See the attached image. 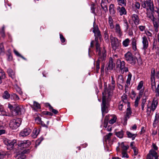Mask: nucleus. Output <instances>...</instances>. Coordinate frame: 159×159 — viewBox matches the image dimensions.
Listing matches in <instances>:
<instances>
[{"instance_id": "obj_6", "label": "nucleus", "mask_w": 159, "mask_h": 159, "mask_svg": "<svg viewBox=\"0 0 159 159\" xmlns=\"http://www.w3.org/2000/svg\"><path fill=\"white\" fill-rule=\"evenodd\" d=\"M142 7L152 11L153 10V4L152 0H146L142 2Z\"/></svg>"}, {"instance_id": "obj_31", "label": "nucleus", "mask_w": 159, "mask_h": 159, "mask_svg": "<svg viewBox=\"0 0 159 159\" xmlns=\"http://www.w3.org/2000/svg\"><path fill=\"white\" fill-rule=\"evenodd\" d=\"M126 134L128 137L129 138H131L132 140H134L136 135V134H132L130 132L127 131L126 132Z\"/></svg>"}, {"instance_id": "obj_34", "label": "nucleus", "mask_w": 159, "mask_h": 159, "mask_svg": "<svg viewBox=\"0 0 159 159\" xmlns=\"http://www.w3.org/2000/svg\"><path fill=\"white\" fill-rule=\"evenodd\" d=\"M117 2L119 6H125L126 5V0H117Z\"/></svg>"}, {"instance_id": "obj_13", "label": "nucleus", "mask_w": 159, "mask_h": 159, "mask_svg": "<svg viewBox=\"0 0 159 159\" xmlns=\"http://www.w3.org/2000/svg\"><path fill=\"white\" fill-rule=\"evenodd\" d=\"M16 140L15 139L12 140L6 139L4 141V143L9 147L10 148H13L16 145Z\"/></svg>"}, {"instance_id": "obj_53", "label": "nucleus", "mask_w": 159, "mask_h": 159, "mask_svg": "<svg viewBox=\"0 0 159 159\" xmlns=\"http://www.w3.org/2000/svg\"><path fill=\"white\" fill-rule=\"evenodd\" d=\"M143 81H140L138 84V85L137 87V89L138 90H140V89L142 88L143 86Z\"/></svg>"}, {"instance_id": "obj_17", "label": "nucleus", "mask_w": 159, "mask_h": 159, "mask_svg": "<svg viewBox=\"0 0 159 159\" xmlns=\"http://www.w3.org/2000/svg\"><path fill=\"white\" fill-rule=\"evenodd\" d=\"M142 43L143 44V48L144 50H146L148 47V43L147 37L145 35H143L142 37Z\"/></svg>"}, {"instance_id": "obj_37", "label": "nucleus", "mask_w": 159, "mask_h": 159, "mask_svg": "<svg viewBox=\"0 0 159 159\" xmlns=\"http://www.w3.org/2000/svg\"><path fill=\"white\" fill-rule=\"evenodd\" d=\"M116 134L119 138H122L123 137L124 133L123 130H121L120 131L116 132Z\"/></svg>"}, {"instance_id": "obj_63", "label": "nucleus", "mask_w": 159, "mask_h": 159, "mask_svg": "<svg viewBox=\"0 0 159 159\" xmlns=\"http://www.w3.org/2000/svg\"><path fill=\"white\" fill-rule=\"evenodd\" d=\"M94 5L95 4H93L91 5V12L93 13H95V8L94 7Z\"/></svg>"}, {"instance_id": "obj_12", "label": "nucleus", "mask_w": 159, "mask_h": 159, "mask_svg": "<svg viewBox=\"0 0 159 159\" xmlns=\"http://www.w3.org/2000/svg\"><path fill=\"white\" fill-rule=\"evenodd\" d=\"M111 86L110 85H109V87L110 89H107V84L106 85L105 84H104V91H105V89H106L107 90H108L109 92H110L111 93V91H112L114 89L115 87V81L114 80V78L113 76H111Z\"/></svg>"}, {"instance_id": "obj_64", "label": "nucleus", "mask_w": 159, "mask_h": 159, "mask_svg": "<svg viewBox=\"0 0 159 159\" xmlns=\"http://www.w3.org/2000/svg\"><path fill=\"white\" fill-rule=\"evenodd\" d=\"M159 114L156 113L155 116L154 120L159 121Z\"/></svg>"}, {"instance_id": "obj_15", "label": "nucleus", "mask_w": 159, "mask_h": 159, "mask_svg": "<svg viewBox=\"0 0 159 159\" xmlns=\"http://www.w3.org/2000/svg\"><path fill=\"white\" fill-rule=\"evenodd\" d=\"M31 130L29 128H25L21 130L20 135L22 137L26 136L29 135L31 132Z\"/></svg>"}, {"instance_id": "obj_50", "label": "nucleus", "mask_w": 159, "mask_h": 159, "mask_svg": "<svg viewBox=\"0 0 159 159\" xmlns=\"http://www.w3.org/2000/svg\"><path fill=\"white\" fill-rule=\"evenodd\" d=\"M112 134L111 133H109L107 135H106L105 137V139L106 141L107 140H109L110 138L112 135Z\"/></svg>"}, {"instance_id": "obj_7", "label": "nucleus", "mask_w": 159, "mask_h": 159, "mask_svg": "<svg viewBox=\"0 0 159 159\" xmlns=\"http://www.w3.org/2000/svg\"><path fill=\"white\" fill-rule=\"evenodd\" d=\"M110 39L111 42V45L113 50L116 51L120 47V43L118 39L111 36Z\"/></svg>"}, {"instance_id": "obj_28", "label": "nucleus", "mask_w": 159, "mask_h": 159, "mask_svg": "<svg viewBox=\"0 0 159 159\" xmlns=\"http://www.w3.org/2000/svg\"><path fill=\"white\" fill-rule=\"evenodd\" d=\"M31 107L35 110H36L37 109L40 108V104L38 102L35 101L34 102L33 105V106H31Z\"/></svg>"}, {"instance_id": "obj_20", "label": "nucleus", "mask_w": 159, "mask_h": 159, "mask_svg": "<svg viewBox=\"0 0 159 159\" xmlns=\"http://www.w3.org/2000/svg\"><path fill=\"white\" fill-rule=\"evenodd\" d=\"M93 32L94 33L95 37V40L96 41L97 38L98 37L100 38V31L98 27H94Z\"/></svg>"}, {"instance_id": "obj_58", "label": "nucleus", "mask_w": 159, "mask_h": 159, "mask_svg": "<svg viewBox=\"0 0 159 159\" xmlns=\"http://www.w3.org/2000/svg\"><path fill=\"white\" fill-rule=\"evenodd\" d=\"M109 11L110 12V14L111 15H112L113 16H114L115 15V11L114 10V9H111V10H109Z\"/></svg>"}, {"instance_id": "obj_56", "label": "nucleus", "mask_w": 159, "mask_h": 159, "mask_svg": "<svg viewBox=\"0 0 159 159\" xmlns=\"http://www.w3.org/2000/svg\"><path fill=\"white\" fill-rule=\"evenodd\" d=\"M96 70H97V72H98V70H99L100 68V66H99V60H98L97 61V65L96 66Z\"/></svg>"}, {"instance_id": "obj_36", "label": "nucleus", "mask_w": 159, "mask_h": 159, "mask_svg": "<svg viewBox=\"0 0 159 159\" xmlns=\"http://www.w3.org/2000/svg\"><path fill=\"white\" fill-rule=\"evenodd\" d=\"M132 6L134 9H139L140 7V4L139 2H136L132 4Z\"/></svg>"}, {"instance_id": "obj_16", "label": "nucleus", "mask_w": 159, "mask_h": 159, "mask_svg": "<svg viewBox=\"0 0 159 159\" xmlns=\"http://www.w3.org/2000/svg\"><path fill=\"white\" fill-rule=\"evenodd\" d=\"M29 150L24 149L19 151V153L17 154L18 158L17 159H24L25 158L24 154L28 153Z\"/></svg>"}, {"instance_id": "obj_44", "label": "nucleus", "mask_w": 159, "mask_h": 159, "mask_svg": "<svg viewBox=\"0 0 159 159\" xmlns=\"http://www.w3.org/2000/svg\"><path fill=\"white\" fill-rule=\"evenodd\" d=\"M39 134V132L36 129H34L33 130L32 136L34 138H36Z\"/></svg>"}, {"instance_id": "obj_51", "label": "nucleus", "mask_w": 159, "mask_h": 159, "mask_svg": "<svg viewBox=\"0 0 159 159\" xmlns=\"http://www.w3.org/2000/svg\"><path fill=\"white\" fill-rule=\"evenodd\" d=\"M4 46L2 44L0 45V54H3L4 53Z\"/></svg>"}, {"instance_id": "obj_9", "label": "nucleus", "mask_w": 159, "mask_h": 159, "mask_svg": "<svg viewBox=\"0 0 159 159\" xmlns=\"http://www.w3.org/2000/svg\"><path fill=\"white\" fill-rule=\"evenodd\" d=\"M20 123L19 119H14L11 120L10 121L9 126L11 129H16L19 126Z\"/></svg>"}, {"instance_id": "obj_59", "label": "nucleus", "mask_w": 159, "mask_h": 159, "mask_svg": "<svg viewBox=\"0 0 159 159\" xmlns=\"http://www.w3.org/2000/svg\"><path fill=\"white\" fill-rule=\"evenodd\" d=\"M60 38L61 40V41L62 43H63L65 42V38L64 37L63 35L61 34H60Z\"/></svg>"}, {"instance_id": "obj_61", "label": "nucleus", "mask_w": 159, "mask_h": 159, "mask_svg": "<svg viewBox=\"0 0 159 159\" xmlns=\"http://www.w3.org/2000/svg\"><path fill=\"white\" fill-rule=\"evenodd\" d=\"M143 89L141 90L139 93V95L138 96H137V97H139V98H140L142 97L143 93Z\"/></svg>"}, {"instance_id": "obj_14", "label": "nucleus", "mask_w": 159, "mask_h": 159, "mask_svg": "<svg viewBox=\"0 0 159 159\" xmlns=\"http://www.w3.org/2000/svg\"><path fill=\"white\" fill-rule=\"evenodd\" d=\"M23 110L24 108L23 107L17 106L15 109L13 111H12V115L13 116L21 115V111Z\"/></svg>"}, {"instance_id": "obj_8", "label": "nucleus", "mask_w": 159, "mask_h": 159, "mask_svg": "<svg viewBox=\"0 0 159 159\" xmlns=\"http://www.w3.org/2000/svg\"><path fill=\"white\" fill-rule=\"evenodd\" d=\"M116 65L118 67H119L121 71L123 72V73L124 72H127L129 70L128 67H125V63L124 61H121L120 59H117L116 61Z\"/></svg>"}, {"instance_id": "obj_2", "label": "nucleus", "mask_w": 159, "mask_h": 159, "mask_svg": "<svg viewBox=\"0 0 159 159\" xmlns=\"http://www.w3.org/2000/svg\"><path fill=\"white\" fill-rule=\"evenodd\" d=\"M149 17L152 21L154 27V30L156 32L159 30V13L157 11L153 12L152 15L149 16Z\"/></svg>"}, {"instance_id": "obj_11", "label": "nucleus", "mask_w": 159, "mask_h": 159, "mask_svg": "<svg viewBox=\"0 0 159 159\" xmlns=\"http://www.w3.org/2000/svg\"><path fill=\"white\" fill-rule=\"evenodd\" d=\"M30 145V142L28 140L20 141L18 143L19 149L28 148Z\"/></svg>"}, {"instance_id": "obj_47", "label": "nucleus", "mask_w": 159, "mask_h": 159, "mask_svg": "<svg viewBox=\"0 0 159 159\" xmlns=\"http://www.w3.org/2000/svg\"><path fill=\"white\" fill-rule=\"evenodd\" d=\"M11 99L15 101H17L20 98L15 93H13L11 95Z\"/></svg>"}, {"instance_id": "obj_19", "label": "nucleus", "mask_w": 159, "mask_h": 159, "mask_svg": "<svg viewBox=\"0 0 159 159\" xmlns=\"http://www.w3.org/2000/svg\"><path fill=\"white\" fill-rule=\"evenodd\" d=\"M118 6L116 8V10L119 12L120 16L123 15H125L126 14V11L124 6Z\"/></svg>"}, {"instance_id": "obj_39", "label": "nucleus", "mask_w": 159, "mask_h": 159, "mask_svg": "<svg viewBox=\"0 0 159 159\" xmlns=\"http://www.w3.org/2000/svg\"><path fill=\"white\" fill-rule=\"evenodd\" d=\"M123 26L126 30H127L129 28V25L128 22L126 19L123 20Z\"/></svg>"}, {"instance_id": "obj_55", "label": "nucleus", "mask_w": 159, "mask_h": 159, "mask_svg": "<svg viewBox=\"0 0 159 159\" xmlns=\"http://www.w3.org/2000/svg\"><path fill=\"white\" fill-rule=\"evenodd\" d=\"M0 112L3 115H4L5 114V111L4 110V109L3 108V107L2 105L0 104Z\"/></svg>"}, {"instance_id": "obj_30", "label": "nucleus", "mask_w": 159, "mask_h": 159, "mask_svg": "<svg viewBox=\"0 0 159 159\" xmlns=\"http://www.w3.org/2000/svg\"><path fill=\"white\" fill-rule=\"evenodd\" d=\"M108 22L110 28L111 29H113L114 28L113 20L111 16H109L108 17Z\"/></svg>"}, {"instance_id": "obj_62", "label": "nucleus", "mask_w": 159, "mask_h": 159, "mask_svg": "<svg viewBox=\"0 0 159 159\" xmlns=\"http://www.w3.org/2000/svg\"><path fill=\"white\" fill-rule=\"evenodd\" d=\"M152 148H153V150H154V151H156V150H157L158 149V147L154 143H152Z\"/></svg>"}, {"instance_id": "obj_25", "label": "nucleus", "mask_w": 159, "mask_h": 159, "mask_svg": "<svg viewBox=\"0 0 159 159\" xmlns=\"http://www.w3.org/2000/svg\"><path fill=\"white\" fill-rule=\"evenodd\" d=\"M121 101L122 102L125 104H127V107H129L130 106V103L129 102L127 96L126 94H124L121 97Z\"/></svg>"}, {"instance_id": "obj_33", "label": "nucleus", "mask_w": 159, "mask_h": 159, "mask_svg": "<svg viewBox=\"0 0 159 159\" xmlns=\"http://www.w3.org/2000/svg\"><path fill=\"white\" fill-rule=\"evenodd\" d=\"M6 77L4 72L1 69H0V84L2 82V80Z\"/></svg>"}, {"instance_id": "obj_3", "label": "nucleus", "mask_w": 159, "mask_h": 159, "mask_svg": "<svg viewBox=\"0 0 159 159\" xmlns=\"http://www.w3.org/2000/svg\"><path fill=\"white\" fill-rule=\"evenodd\" d=\"M96 51L99 56V59L103 60L106 57V51L104 48L100 49V45L97 42L96 44Z\"/></svg>"}, {"instance_id": "obj_24", "label": "nucleus", "mask_w": 159, "mask_h": 159, "mask_svg": "<svg viewBox=\"0 0 159 159\" xmlns=\"http://www.w3.org/2000/svg\"><path fill=\"white\" fill-rule=\"evenodd\" d=\"M118 144L119 147L121 149L122 151H127L129 148L128 145L125 144L124 142H122L120 144L119 143H118Z\"/></svg>"}, {"instance_id": "obj_23", "label": "nucleus", "mask_w": 159, "mask_h": 159, "mask_svg": "<svg viewBox=\"0 0 159 159\" xmlns=\"http://www.w3.org/2000/svg\"><path fill=\"white\" fill-rule=\"evenodd\" d=\"M113 61H114L113 60V58H111L110 59L108 66V69L109 70H112L115 67V64L113 63Z\"/></svg>"}, {"instance_id": "obj_26", "label": "nucleus", "mask_w": 159, "mask_h": 159, "mask_svg": "<svg viewBox=\"0 0 159 159\" xmlns=\"http://www.w3.org/2000/svg\"><path fill=\"white\" fill-rule=\"evenodd\" d=\"M107 1L106 0H102L101 3V5L102 8L105 11H107L108 10L107 7Z\"/></svg>"}, {"instance_id": "obj_22", "label": "nucleus", "mask_w": 159, "mask_h": 159, "mask_svg": "<svg viewBox=\"0 0 159 159\" xmlns=\"http://www.w3.org/2000/svg\"><path fill=\"white\" fill-rule=\"evenodd\" d=\"M124 79L123 76L121 75H118L116 77V82L117 84L120 85L124 83Z\"/></svg>"}, {"instance_id": "obj_46", "label": "nucleus", "mask_w": 159, "mask_h": 159, "mask_svg": "<svg viewBox=\"0 0 159 159\" xmlns=\"http://www.w3.org/2000/svg\"><path fill=\"white\" fill-rule=\"evenodd\" d=\"M35 121L38 124L43 125V123L41 120V118L39 117H37L35 119Z\"/></svg>"}, {"instance_id": "obj_40", "label": "nucleus", "mask_w": 159, "mask_h": 159, "mask_svg": "<svg viewBox=\"0 0 159 159\" xmlns=\"http://www.w3.org/2000/svg\"><path fill=\"white\" fill-rule=\"evenodd\" d=\"M110 33V31L107 29H106L104 31V38L106 40L108 41L109 39V34Z\"/></svg>"}, {"instance_id": "obj_45", "label": "nucleus", "mask_w": 159, "mask_h": 159, "mask_svg": "<svg viewBox=\"0 0 159 159\" xmlns=\"http://www.w3.org/2000/svg\"><path fill=\"white\" fill-rule=\"evenodd\" d=\"M48 105L49 106V109L51 111L55 114H57L58 113V111L57 110L53 109V107L51 106V105L49 104L48 103Z\"/></svg>"}, {"instance_id": "obj_21", "label": "nucleus", "mask_w": 159, "mask_h": 159, "mask_svg": "<svg viewBox=\"0 0 159 159\" xmlns=\"http://www.w3.org/2000/svg\"><path fill=\"white\" fill-rule=\"evenodd\" d=\"M115 30L116 32L118 34L119 36L120 37L122 35V32L119 24H116Z\"/></svg>"}, {"instance_id": "obj_52", "label": "nucleus", "mask_w": 159, "mask_h": 159, "mask_svg": "<svg viewBox=\"0 0 159 159\" xmlns=\"http://www.w3.org/2000/svg\"><path fill=\"white\" fill-rule=\"evenodd\" d=\"M140 99L139 97H136L134 102V106L136 107L138 106L139 100Z\"/></svg>"}, {"instance_id": "obj_54", "label": "nucleus", "mask_w": 159, "mask_h": 159, "mask_svg": "<svg viewBox=\"0 0 159 159\" xmlns=\"http://www.w3.org/2000/svg\"><path fill=\"white\" fill-rule=\"evenodd\" d=\"M127 151H122V157H123L128 158V156L127 153Z\"/></svg>"}, {"instance_id": "obj_32", "label": "nucleus", "mask_w": 159, "mask_h": 159, "mask_svg": "<svg viewBox=\"0 0 159 159\" xmlns=\"http://www.w3.org/2000/svg\"><path fill=\"white\" fill-rule=\"evenodd\" d=\"M110 117H111L110 120L109 121V123L110 124H113L115 123L116 120V117L115 115H110Z\"/></svg>"}, {"instance_id": "obj_60", "label": "nucleus", "mask_w": 159, "mask_h": 159, "mask_svg": "<svg viewBox=\"0 0 159 159\" xmlns=\"http://www.w3.org/2000/svg\"><path fill=\"white\" fill-rule=\"evenodd\" d=\"M6 154V153L4 152L0 151V158L3 157Z\"/></svg>"}, {"instance_id": "obj_5", "label": "nucleus", "mask_w": 159, "mask_h": 159, "mask_svg": "<svg viewBox=\"0 0 159 159\" xmlns=\"http://www.w3.org/2000/svg\"><path fill=\"white\" fill-rule=\"evenodd\" d=\"M125 57L126 60L129 63L132 65L135 64L137 58L131 52H128L125 55Z\"/></svg>"}, {"instance_id": "obj_43", "label": "nucleus", "mask_w": 159, "mask_h": 159, "mask_svg": "<svg viewBox=\"0 0 159 159\" xmlns=\"http://www.w3.org/2000/svg\"><path fill=\"white\" fill-rule=\"evenodd\" d=\"M3 98L5 99H7L10 97V95L7 91H5L3 94Z\"/></svg>"}, {"instance_id": "obj_35", "label": "nucleus", "mask_w": 159, "mask_h": 159, "mask_svg": "<svg viewBox=\"0 0 159 159\" xmlns=\"http://www.w3.org/2000/svg\"><path fill=\"white\" fill-rule=\"evenodd\" d=\"M155 70L154 69H152L151 71V79L152 82L154 81L155 80Z\"/></svg>"}, {"instance_id": "obj_1", "label": "nucleus", "mask_w": 159, "mask_h": 159, "mask_svg": "<svg viewBox=\"0 0 159 159\" xmlns=\"http://www.w3.org/2000/svg\"><path fill=\"white\" fill-rule=\"evenodd\" d=\"M111 93L108 90L105 89V91L102 92V100L101 105L102 111L103 115L108 112V110L107 106V102L111 99Z\"/></svg>"}, {"instance_id": "obj_18", "label": "nucleus", "mask_w": 159, "mask_h": 159, "mask_svg": "<svg viewBox=\"0 0 159 159\" xmlns=\"http://www.w3.org/2000/svg\"><path fill=\"white\" fill-rule=\"evenodd\" d=\"M131 17L135 25H138L139 24L140 20L137 15L133 14L131 15Z\"/></svg>"}, {"instance_id": "obj_10", "label": "nucleus", "mask_w": 159, "mask_h": 159, "mask_svg": "<svg viewBox=\"0 0 159 159\" xmlns=\"http://www.w3.org/2000/svg\"><path fill=\"white\" fill-rule=\"evenodd\" d=\"M158 157V155L156 151L151 149L147 155V159H157Z\"/></svg>"}, {"instance_id": "obj_29", "label": "nucleus", "mask_w": 159, "mask_h": 159, "mask_svg": "<svg viewBox=\"0 0 159 159\" xmlns=\"http://www.w3.org/2000/svg\"><path fill=\"white\" fill-rule=\"evenodd\" d=\"M7 72L9 76L11 77L12 79H14L15 78V73L12 69L10 68L8 69Z\"/></svg>"}, {"instance_id": "obj_49", "label": "nucleus", "mask_w": 159, "mask_h": 159, "mask_svg": "<svg viewBox=\"0 0 159 159\" xmlns=\"http://www.w3.org/2000/svg\"><path fill=\"white\" fill-rule=\"evenodd\" d=\"M145 33L147 36L148 39L150 40V37H152V34L148 30H145Z\"/></svg>"}, {"instance_id": "obj_4", "label": "nucleus", "mask_w": 159, "mask_h": 159, "mask_svg": "<svg viewBox=\"0 0 159 159\" xmlns=\"http://www.w3.org/2000/svg\"><path fill=\"white\" fill-rule=\"evenodd\" d=\"M158 103L157 101L155 98H154L152 103L147 105L146 112L148 115L149 116L150 115L152 111H154L155 110Z\"/></svg>"}, {"instance_id": "obj_27", "label": "nucleus", "mask_w": 159, "mask_h": 159, "mask_svg": "<svg viewBox=\"0 0 159 159\" xmlns=\"http://www.w3.org/2000/svg\"><path fill=\"white\" fill-rule=\"evenodd\" d=\"M146 92H145L144 94V95L145 96V98H143L142 100V103L141 104V108L142 110L143 111L144 110V108L145 107V103L146 102L147 98L146 96Z\"/></svg>"}, {"instance_id": "obj_41", "label": "nucleus", "mask_w": 159, "mask_h": 159, "mask_svg": "<svg viewBox=\"0 0 159 159\" xmlns=\"http://www.w3.org/2000/svg\"><path fill=\"white\" fill-rule=\"evenodd\" d=\"M131 111L130 110V106L129 107H128L127 109L126 110V116L125 117L126 118H129V116L131 114Z\"/></svg>"}, {"instance_id": "obj_42", "label": "nucleus", "mask_w": 159, "mask_h": 159, "mask_svg": "<svg viewBox=\"0 0 159 159\" xmlns=\"http://www.w3.org/2000/svg\"><path fill=\"white\" fill-rule=\"evenodd\" d=\"M132 44L133 49L134 51L136 50L137 49L136 41L135 39H133Z\"/></svg>"}, {"instance_id": "obj_38", "label": "nucleus", "mask_w": 159, "mask_h": 159, "mask_svg": "<svg viewBox=\"0 0 159 159\" xmlns=\"http://www.w3.org/2000/svg\"><path fill=\"white\" fill-rule=\"evenodd\" d=\"M130 42V40L129 39L127 38L125 39L122 42L123 46L125 47H127L129 45Z\"/></svg>"}, {"instance_id": "obj_48", "label": "nucleus", "mask_w": 159, "mask_h": 159, "mask_svg": "<svg viewBox=\"0 0 159 159\" xmlns=\"http://www.w3.org/2000/svg\"><path fill=\"white\" fill-rule=\"evenodd\" d=\"M132 77V75L131 74H128V78L126 80V83L128 85H129L130 84V82L131 80Z\"/></svg>"}, {"instance_id": "obj_57", "label": "nucleus", "mask_w": 159, "mask_h": 159, "mask_svg": "<svg viewBox=\"0 0 159 159\" xmlns=\"http://www.w3.org/2000/svg\"><path fill=\"white\" fill-rule=\"evenodd\" d=\"M16 91L20 95H21L22 94V92L20 88L17 87L16 88Z\"/></svg>"}]
</instances>
